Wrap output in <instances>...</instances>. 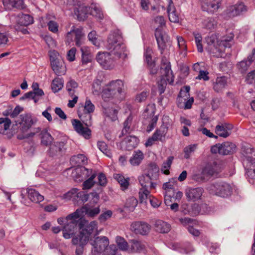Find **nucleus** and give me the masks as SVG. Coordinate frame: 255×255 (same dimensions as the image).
Returning a JSON list of instances; mask_svg holds the SVG:
<instances>
[{
    "label": "nucleus",
    "instance_id": "nucleus-61",
    "mask_svg": "<svg viewBox=\"0 0 255 255\" xmlns=\"http://www.w3.org/2000/svg\"><path fill=\"white\" fill-rule=\"evenodd\" d=\"M11 125L10 120L6 118H0V127L4 130L8 129Z\"/></svg>",
    "mask_w": 255,
    "mask_h": 255
},
{
    "label": "nucleus",
    "instance_id": "nucleus-24",
    "mask_svg": "<svg viewBox=\"0 0 255 255\" xmlns=\"http://www.w3.org/2000/svg\"><path fill=\"white\" fill-rule=\"evenodd\" d=\"M138 180L141 186L140 188L153 189L156 187V184L152 182L149 174L142 175L139 176Z\"/></svg>",
    "mask_w": 255,
    "mask_h": 255
},
{
    "label": "nucleus",
    "instance_id": "nucleus-25",
    "mask_svg": "<svg viewBox=\"0 0 255 255\" xmlns=\"http://www.w3.org/2000/svg\"><path fill=\"white\" fill-rule=\"evenodd\" d=\"M90 9V8L84 4H81L75 8L74 13L79 20H84L89 14Z\"/></svg>",
    "mask_w": 255,
    "mask_h": 255
},
{
    "label": "nucleus",
    "instance_id": "nucleus-62",
    "mask_svg": "<svg viewBox=\"0 0 255 255\" xmlns=\"http://www.w3.org/2000/svg\"><path fill=\"white\" fill-rule=\"evenodd\" d=\"M48 29L53 33H56L58 31V24L53 20H49L47 23Z\"/></svg>",
    "mask_w": 255,
    "mask_h": 255
},
{
    "label": "nucleus",
    "instance_id": "nucleus-49",
    "mask_svg": "<svg viewBox=\"0 0 255 255\" xmlns=\"http://www.w3.org/2000/svg\"><path fill=\"white\" fill-rule=\"evenodd\" d=\"M78 84L73 80H69L66 84V89L71 97H73L76 92Z\"/></svg>",
    "mask_w": 255,
    "mask_h": 255
},
{
    "label": "nucleus",
    "instance_id": "nucleus-13",
    "mask_svg": "<svg viewBox=\"0 0 255 255\" xmlns=\"http://www.w3.org/2000/svg\"><path fill=\"white\" fill-rule=\"evenodd\" d=\"M167 131V126L164 125H161L159 128L156 130L152 136L148 139L145 143L146 145L151 146L154 141H162L165 139Z\"/></svg>",
    "mask_w": 255,
    "mask_h": 255
},
{
    "label": "nucleus",
    "instance_id": "nucleus-9",
    "mask_svg": "<svg viewBox=\"0 0 255 255\" xmlns=\"http://www.w3.org/2000/svg\"><path fill=\"white\" fill-rule=\"evenodd\" d=\"M97 62L105 69H113L117 60L111 52H99L96 56Z\"/></svg>",
    "mask_w": 255,
    "mask_h": 255
},
{
    "label": "nucleus",
    "instance_id": "nucleus-6",
    "mask_svg": "<svg viewBox=\"0 0 255 255\" xmlns=\"http://www.w3.org/2000/svg\"><path fill=\"white\" fill-rule=\"evenodd\" d=\"M83 216L81 208L77 209L74 212L67 216L69 224L63 227V236L65 239H69L75 234L77 230V221Z\"/></svg>",
    "mask_w": 255,
    "mask_h": 255
},
{
    "label": "nucleus",
    "instance_id": "nucleus-10",
    "mask_svg": "<svg viewBox=\"0 0 255 255\" xmlns=\"http://www.w3.org/2000/svg\"><path fill=\"white\" fill-rule=\"evenodd\" d=\"M34 123L35 122L30 116L21 115L19 117V120L16 122V125L18 126L19 132L17 135H23L27 134L29 129Z\"/></svg>",
    "mask_w": 255,
    "mask_h": 255
},
{
    "label": "nucleus",
    "instance_id": "nucleus-15",
    "mask_svg": "<svg viewBox=\"0 0 255 255\" xmlns=\"http://www.w3.org/2000/svg\"><path fill=\"white\" fill-rule=\"evenodd\" d=\"M242 152L244 157V161L247 162V165L255 166V150L250 146H244Z\"/></svg>",
    "mask_w": 255,
    "mask_h": 255
},
{
    "label": "nucleus",
    "instance_id": "nucleus-31",
    "mask_svg": "<svg viewBox=\"0 0 255 255\" xmlns=\"http://www.w3.org/2000/svg\"><path fill=\"white\" fill-rule=\"evenodd\" d=\"M236 145L230 142H225L220 145V154L228 155L233 153L236 150Z\"/></svg>",
    "mask_w": 255,
    "mask_h": 255
},
{
    "label": "nucleus",
    "instance_id": "nucleus-39",
    "mask_svg": "<svg viewBox=\"0 0 255 255\" xmlns=\"http://www.w3.org/2000/svg\"><path fill=\"white\" fill-rule=\"evenodd\" d=\"M151 190L146 188H140L138 195L140 203H147V199H149L151 196L150 194Z\"/></svg>",
    "mask_w": 255,
    "mask_h": 255
},
{
    "label": "nucleus",
    "instance_id": "nucleus-21",
    "mask_svg": "<svg viewBox=\"0 0 255 255\" xmlns=\"http://www.w3.org/2000/svg\"><path fill=\"white\" fill-rule=\"evenodd\" d=\"M84 216L87 215L90 217H94L99 214L100 212V205L94 206L91 202L90 204H87L81 208Z\"/></svg>",
    "mask_w": 255,
    "mask_h": 255
},
{
    "label": "nucleus",
    "instance_id": "nucleus-16",
    "mask_svg": "<svg viewBox=\"0 0 255 255\" xmlns=\"http://www.w3.org/2000/svg\"><path fill=\"white\" fill-rule=\"evenodd\" d=\"M246 10V6L243 2H240L235 5L229 6L226 10V13L228 17H233L240 15L242 12Z\"/></svg>",
    "mask_w": 255,
    "mask_h": 255
},
{
    "label": "nucleus",
    "instance_id": "nucleus-58",
    "mask_svg": "<svg viewBox=\"0 0 255 255\" xmlns=\"http://www.w3.org/2000/svg\"><path fill=\"white\" fill-rule=\"evenodd\" d=\"M78 189L77 188L72 189L71 190L65 193L63 195V198L69 200L72 198L78 197Z\"/></svg>",
    "mask_w": 255,
    "mask_h": 255
},
{
    "label": "nucleus",
    "instance_id": "nucleus-59",
    "mask_svg": "<svg viewBox=\"0 0 255 255\" xmlns=\"http://www.w3.org/2000/svg\"><path fill=\"white\" fill-rule=\"evenodd\" d=\"M40 131V128H34L27 134H23V135H17V138L19 139H23L24 138L33 137L36 133L39 132Z\"/></svg>",
    "mask_w": 255,
    "mask_h": 255
},
{
    "label": "nucleus",
    "instance_id": "nucleus-56",
    "mask_svg": "<svg viewBox=\"0 0 255 255\" xmlns=\"http://www.w3.org/2000/svg\"><path fill=\"white\" fill-rule=\"evenodd\" d=\"M89 40L96 47H99L100 42L97 38V33L95 31H92L88 35Z\"/></svg>",
    "mask_w": 255,
    "mask_h": 255
},
{
    "label": "nucleus",
    "instance_id": "nucleus-45",
    "mask_svg": "<svg viewBox=\"0 0 255 255\" xmlns=\"http://www.w3.org/2000/svg\"><path fill=\"white\" fill-rule=\"evenodd\" d=\"M115 242L119 249L123 251H127L129 246L128 242L122 237L117 236L115 239Z\"/></svg>",
    "mask_w": 255,
    "mask_h": 255
},
{
    "label": "nucleus",
    "instance_id": "nucleus-54",
    "mask_svg": "<svg viewBox=\"0 0 255 255\" xmlns=\"http://www.w3.org/2000/svg\"><path fill=\"white\" fill-rule=\"evenodd\" d=\"M97 146L99 149L105 155L108 157L112 156V153L108 149L107 144L104 141H99L97 143Z\"/></svg>",
    "mask_w": 255,
    "mask_h": 255
},
{
    "label": "nucleus",
    "instance_id": "nucleus-47",
    "mask_svg": "<svg viewBox=\"0 0 255 255\" xmlns=\"http://www.w3.org/2000/svg\"><path fill=\"white\" fill-rule=\"evenodd\" d=\"M88 242V239L87 237H85L83 234H81L80 232V235H79V237H74L73 238L72 240V243L73 245H80V246H83L87 244Z\"/></svg>",
    "mask_w": 255,
    "mask_h": 255
},
{
    "label": "nucleus",
    "instance_id": "nucleus-37",
    "mask_svg": "<svg viewBox=\"0 0 255 255\" xmlns=\"http://www.w3.org/2000/svg\"><path fill=\"white\" fill-rule=\"evenodd\" d=\"M73 28V31L74 34V41H75L76 45L80 46L83 43V38L84 34L82 32L81 28H75V26H72Z\"/></svg>",
    "mask_w": 255,
    "mask_h": 255
},
{
    "label": "nucleus",
    "instance_id": "nucleus-38",
    "mask_svg": "<svg viewBox=\"0 0 255 255\" xmlns=\"http://www.w3.org/2000/svg\"><path fill=\"white\" fill-rule=\"evenodd\" d=\"M176 40L179 50V54L182 55L183 57H185L187 54V45L185 39L180 36H176Z\"/></svg>",
    "mask_w": 255,
    "mask_h": 255
},
{
    "label": "nucleus",
    "instance_id": "nucleus-8",
    "mask_svg": "<svg viewBox=\"0 0 255 255\" xmlns=\"http://www.w3.org/2000/svg\"><path fill=\"white\" fill-rule=\"evenodd\" d=\"M208 190L210 193L223 198L227 197L232 193L231 186L226 182L213 184L208 187Z\"/></svg>",
    "mask_w": 255,
    "mask_h": 255
},
{
    "label": "nucleus",
    "instance_id": "nucleus-64",
    "mask_svg": "<svg viewBox=\"0 0 255 255\" xmlns=\"http://www.w3.org/2000/svg\"><path fill=\"white\" fill-rule=\"evenodd\" d=\"M248 167L247 171L248 177L251 179H255V166L253 165H247Z\"/></svg>",
    "mask_w": 255,
    "mask_h": 255
},
{
    "label": "nucleus",
    "instance_id": "nucleus-29",
    "mask_svg": "<svg viewBox=\"0 0 255 255\" xmlns=\"http://www.w3.org/2000/svg\"><path fill=\"white\" fill-rule=\"evenodd\" d=\"M3 4L5 9H11L15 7L18 9H23L25 7L23 0H3Z\"/></svg>",
    "mask_w": 255,
    "mask_h": 255
},
{
    "label": "nucleus",
    "instance_id": "nucleus-55",
    "mask_svg": "<svg viewBox=\"0 0 255 255\" xmlns=\"http://www.w3.org/2000/svg\"><path fill=\"white\" fill-rule=\"evenodd\" d=\"M162 79L160 81L158 82V86L160 94L164 93L167 85V82H168L167 80V77L164 75V73H162Z\"/></svg>",
    "mask_w": 255,
    "mask_h": 255
},
{
    "label": "nucleus",
    "instance_id": "nucleus-14",
    "mask_svg": "<svg viewBox=\"0 0 255 255\" xmlns=\"http://www.w3.org/2000/svg\"><path fill=\"white\" fill-rule=\"evenodd\" d=\"M201 6L203 11L209 13L216 12L220 6L221 0H201Z\"/></svg>",
    "mask_w": 255,
    "mask_h": 255
},
{
    "label": "nucleus",
    "instance_id": "nucleus-20",
    "mask_svg": "<svg viewBox=\"0 0 255 255\" xmlns=\"http://www.w3.org/2000/svg\"><path fill=\"white\" fill-rule=\"evenodd\" d=\"M255 49H254L252 53L248 56L247 59H245L237 64V68L241 73H244L247 71L248 68L255 60Z\"/></svg>",
    "mask_w": 255,
    "mask_h": 255
},
{
    "label": "nucleus",
    "instance_id": "nucleus-46",
    "mask_svg": "<svg viewBox=\"0 0 255 255\" xmlns=\"http://www.w3.org/2000/svg\"><path fill=\"white\" fill-rule=\"evenodd\" d=\"M131 243L130 249L132 252H140L143 251L145 248L144 244L140 241L132 240Z\"/></svg>",
    "mask_w": 255,
    "mask_h": 255
},
{
    "label": "nucleus",
    "instance_id": "nucleus-52",
    "mask_svg": "<svg viewBox=\"0 0 255 255\" xmlns=\"http://www.w3.org/2000/svg\"><path fill=\"white\" fill-rule=\"evenodd\" d=\"M89 8H90L89 14L100 19H102L103 17V13L99 7L95 5H92Z\"/></svg>",
    "mask_w": 255,
    "mask_h": 255
},
{
    "label": "nucleus",
    "instance_id": "nucleus-26",
    "mask_svg": "<svg viewBox=\"0 0 255 255\" xmlns=\"http://www.w3.org/2000/svg\"><path fill=\"white\" fill-rule=\"evenodd\" d=\"M65 143L62 142H55L51 144L48 153L50 156H54L61 154L64 149Z\"/></svg>",
    "mask_w": 255,
    "mask_h": 255
},
{
    "label": "nucleus",
    "instance_id": "nucleus-2",
    "mask_svg": "<svg viewBox=\"0 0 255 255\" xmlns=\"http://www.w3.org/2000/svg\"><path fill=\"white\" fill-rule=\"evenodd\" d=\"M91 246L92 255H115L118 249L115 245H110L108 237L104 236H96L91 238L89 240Z\"/></svg>",
    "mask_w": 255,
    "mask_h": 255
},
{
    "label": "nucleus",
    "instance_id": "nucleus-41",
    "mask_svg": "<svg viewBox=\"0 0 255 255\" xmlns=\"http://www.w3.org/2000/svg\"><path fill=\"white\" fill-rule=\"evenodd\" d=\"M133 116L130 115L124 123V128L122 130V134H125L129 133L132 130Z\"/></svg>",
    "mask_w": 255,
    "mask_h": 255
},
{
    "label": "nucleus",
    "instance_id": "nucleus-23",
    "mask_svg": "<svg viewBox=\"0 0 255 255\" xmlns=\"http://www.w3.org/2000/svg\"><path fill=\"white\" fill-rule=\"evenodd\" d=\"M138 143V138L135 136H128L122 141V147L127 150H131L135 148Z\"/></svg>",
    "mask_w": 255,
    "mask_h": 255
},
{
    "label": "nucleus",
    "instance_id": "nucleus-17",
    "mask_svg": "<svg viewBox=\"0 0 255 255\" xmlns=\"http://www.w3.org/2000/svg\"><path fill=\"white\" fill-rule=\"evenodd\" d=\"M161 70V73H164V75L167 77L168 83L172 84L174 82L173 75L171 69L170 62L165 57H163L162 58Z\"/></svg>",
    "mask_w": 255,
    "mask_h": 255
},
{
    "label": "nucleus",
    "instance_id": "nucleus-36",
    "mask_svg": "<svg viewBox=\"0 0 255 255\" xmlns=\"http://www.w3.org/2000/svg\"><path fill=\"white\" fill-rule=\"evenodd\" d=\"M17 21L18 24L21 25L27 26L33 23V17L29 14L21 13L18 15Z\"/></svg>",
    "mask_w": 255,
    "mask_h": 255
},
{
    "label": "nucleus",
    "instance_id": "nucleus-63",
    "mask_svg": "<svg viewBox=\"0 0 255 255\" xmlns=\"http://www.w3.org/2000/svg\"><path fill=\"white\" fill-rule=\"evenodd\" d=\"M173 160V157L169 156L166 161L163 163V167L165 169L164 171V173L165 174H168L169 173V169L170 168Z\"/></svg>",
    "mask_w": 255,
    "mask_h": 255
},
{
    "label": "nucleus",
    "instance_id": "nucleus-51",
    "mask_svg": "<svg viewBox=\"0 0 255 255\" xmlns=\"http://www.w3.org/2000/svg\"><path fill=\"white\" fill-rule=\"evenodd\" d=\"M197 147V144H190L186 146L183 150L184 153V158L189 159L192 154L195 151Z\"/></svg>",
    "mask_w": 255,
    "mask_h": 255
},
{
    "label": "nucleus",
    "instance_id": "nucleus-44",
    "mask_svg": "<svg viewBox=\"0 0 255 255\" xmlns=\"http://www.w3.org/2000/svg\"><path fill=\"white\" fill-rule=\"evenodd\" d=\"M41 142L42 144L47 146L53 141V138L46 129H44L40 132Z\"/></svg>",
    "mask_w": 255,
    "mask_h": 255
},
{
    "label": "nucleus",
    "instance_id": "nucleus-50",
    "mask_svg": "<svg viewBox=\"0 0 255 255\" xmlns=\"http://www.w3.org/2000/svg\"><path fill=\"white\" fill-rule=\"evenodd\" d=\"M138 201L134 197L128 198L125 204V208L129 211H133L137 205Z\"/></svg>",
    "mask_w": 255,
    "mask_h": 255
},
{
    "label": "nucleus",
    "instance_id": "nucleus-30",
    "mask_svg": "<svg viewBox=\"0 0 255 255\" xmlns=\"http://www.w3.org/2000/svg\"><path fill=\"white\" fill-rule=\"evenodd\" d=\"M28 198L33 202L39 203L44 200L43 196L41 195L34 189L28 188L26 189Z\"/></svg>",
    "mask_w": 255,
    "mask_h": 255
},
{
    "label": "nucleus",
    "instance_id": "nucleus-12",
    "mask_svg": "<svg viewBox=\"0 0 255 255\" xmlns=\"http://www.w3.org/2000/svg\"><path fill=\"white\" fill-rule=\"evenodd\" d=\"M150 230L151 226L145 222H134L130 225V230L136 235H147L150 232Z\"/></svg>",
    "mask_w": 255,
    "mask_h": 255
},
{
    "label": "nucleus",
    "instance_id": "nucleus-19",
    "mask_svg": "<svg viewBox=\"0 0 255 255\" xmlns=\"http://www.w3.org/2000/svg\"><path fill=\"white\" fill-rule=\"evenodd\" d=\"M203 193L201 188H189L186 190L185 195L189 201H196L200 199Z\"/></svg>",
    "mask_w": 255,
    "mask_h": 255
},
{
    "label": "nucleus",
    "instance_id": "nucleus-48",
    "mask_svg": "<svg viewBox=\"0 0 255 255\" xmlns=\"http://www.w3.org/2000/svg\"><path fill=\"white\" fill-rule=\"evenodd\" d=\"M64 81L62 79L56 78L54 79L51 84V89L54 92H58L63 87Z\"/></svg>",
    "mask_w": 255,
    "mask_h": 255
},
{
    "label": "nucleus",
    "instance_id": "nucleus-40",
    "mask_svg": "<svg viewBox=\"0 0 255 255\" xmlns=\"http://www.w3.org/2000/svg\"><path fill=\"white\" fill-rule=\"evenodd\" d=\"M227 79L225 77H218L214 84L213 88L217 92L221 91L226 86Z\"/></svg>",
    "mask_w": 255,
    "mask_h": 255
},
{
    "label": "nucleus",
    "instance_id": "nucleus-57",
    "mask_svg": "<svg viewBox=\"0 0 255 255\" xmlns=\"http://www.w3.org/2000/svg\"><path fill=\"white\" fill-rule=\"evenodd\" d=\"M152 51L151 49L147 48L144 53L145 61L148 66L152 67L154 65V63L152 59Z\"/></svg>",
    "mask_w": 255,
    "mask_h": 255
},
{
    "label": "nucleus",
    "instance_id": "nucleus-27",
    "mask_svg": "<svg viewBox=\"0 0 255 255\" xmlns=\"http://www.w3.org/2000/svg\"><path fill=\"white\" fill-rule=\"evenodd\" d=\"M154 226L156 232L162 234L167 233L171 230L170 225L161 220H156L155 222Z\"/></svg>",
    "mask_w": 255,
    "mask_h": 255
},
{
    "label": "nucleus",
    "instance_id": "nucleus-35",
    "mask_svg": "<svg viewBox=\"0 0 255 255\" xmlns=\"http://www.w3.org/2000/svg\"><path fill=\"white\" fill-rule=\"evenodd\" d=\"M217 25V21L212 17H206L202 21V27L207 30H213L216 27Z\"/></svg>",
    "mask_w": 255,
    "mask_h": 255
},
{
    "label": "nucleus",
    "instance_id": "nucleus-4",
    "mask_svg": "<svg viewBox=\"0 0 255 255\" xmlns=\"http://www.w3.org/2000/svg\"><path fill=\"white\" fill-rule=\"evenodd\" d=\"M102 96L105 101H109L114 98L122 100L124 98L123 81L117 80L110 82L103 91Z\"/></svg>",
    "mask_w": 255,
    "mask_h": 255
},
{
    "label": "nucleus",
    "instance_id": "nucleus-28",
    "mask_svg": "<svg viewBox=\"0 0 255 255\" xmlns=\"http://www.w3.org/2000/svg\"><path fill=\"white\" fill-rule=\"evenodd\" d=\"M119 109H116L113 107H107L106 105H103V113L106 118L112 121H115L117 119V114Z\"/></svg>",
    "mask_w": 255,
    "mask_h": 255
},
{
    "label": "nucleus",
    "instance_id": "nucleus-60",
    "mask_svg": "<svg viewBox=\"0 0 255 255\" xmlns=\"http://www.w3.org/2000/svg\"><path fill=\"white\" fill-rule=\"evenodd\" d=\"M9 34L6 32H0V46L3 47L9 42Z\"/></svg>",
    "mask_w": 255,
    "mask_h": 255
},
{
    "label": "nucleus",
    "instance_id": "nucleus-22",
    "mask_svg": "<svg viewBox=\"0 0 255 255\" xmlns=\"http://www.w3.org/2000/svg\"><path fill=\"white\" fill-rule=\"evenodd\" d=\"M98 223L96 221H92L88 224L81 231V234H83L85 237L87 236L88 241L90 240V237L91 235L94 232H96L95 236H97L99 234V232L97 230Z\"/></svg>",
    "mask_w": 255,
    "mask_h": 255
},
{
    "label": "nucleus",
    "instance_id": "nucleus-11",
    "mask_svg": "<svg viewBox=\"0 0 255 255\" xmlns=\"http://www.w3.org/2000/svg\"><path fill=\"white\" fill-rule=\"evenodd\" d=\"M155 36L158 44V46L162 54L168 46L171 45L170 38L167 34L161 28H156L155 31Z\"/></svg>",
    "mask_w": 255,
    "mask_h": 255
},
{
    "label": "nucleus",
    "instance_id": "nucleus-3",
    "mask_svg": "<svg viewBox=\"0 0 255 255\" xmlns=\"http://www.w3.org/2000/svg\"><path fill=\"white\" fill-rule=\"evenodd\" d=\"M106 47L117 60L125 59L127 56L126 47L122 42V35L118 31L109 34Z\"/></svg>",
    "mask_w": 255,
    "mask_h": 255
},
{
    "label": "nucleus",
    "instance_id": "nucleus-53",
    "mask_svg": "<svg viewBox=\"0 0 255 255\" xmlns=\"http://www.w3.org/2000/svg\"><path fill=\"white\" fill-rule=\"evenodd\" d=\"M96 176V173H93V174L90 177L85 179L86 180L83 183V189H89L91 188L95 183L94 179Z\"/></svg>",
    "mask_w": 255,
    "mask_h": 255
},
{
    "label": "nucleus",
    "instance_id": "nucleus-33",
    "mask_svg": "<svg viewBox=\"0 0 255 255\" xmlns=\"http://www.w3.org/2000/svg\"><path fill=\"white\" fill-rule=\"evenodd\" d=\"M144 158V154L143 152L137 150L134 151L132 156L129 160L130 164L133 166H138Z\"/></svg>",
    "mask_w": 255,
    "mask_h": 255
},
{
    "label": "nucleus",
    "instance_id": "nucleus-34",
    "mask_svg": "<svg viewBox=\"0 0 255 255\" xmlns=\"http://www.w3.org/2000/svg\"><path fill=\"white\" fill-rule=\"evenodd\" d=\"M76 171L81 178V179H79L80 181H83L92 175L93 173H96V172L93 171L92 169H87L85 167L78 168L76 169Z\"/></svg>",
    "mask_w": 255,
    "mask_h": 255
},
{
    "label": "nucleus",
    "instance_id": "nucleus-18",
    "mask_svg": "<svg viewBox=\"0 0 255 255\" xmlns=\"http://www.w3.org/2000/svg\"><path fill=\"white\" fill-rule=\"evenodd\" d=\"M233 126L231 124L223 123L218 125L215 128V132L219 136L226 138L231 134Z\"/></svg>",
    "mask_w": 255,
    "mask_h": 255
},
{
    "label": "nucleus",
    "instance_id": "nucleus-32",
    "mask_svg": "<svg viewBox=\"0 0 255 255\" xmlns=\"http://www.w3.org/2000/svg\"><path fill=\"white\" fill-rule=\"evenodd\" d=\"M218 172V166L215 162L208 163L202 170L204 175L212 176Z\"/></svg>",
    "mask_w": 255,
    "mask_h": 255
},
{
    "label": "nucleus",
    "instance_id": "nucleus-42",
    "mask_svg": "<svg viewBox=\"0 0 255 255\" xmlns=\"http://www.w3.org/2000/svg\"><path fill=\"white\" fill-rule=\"evenodd\" d=\"M169 19L172 22H178L179 21V17L176 12L175 7L172 3H170L167 8Z\"/></svg>",
    "mask_w": 255,
    "mask_h": 255
},
{
    "label": "nucleus",
    "instance_id": "nucleus-1",
    "mask_svg": "<svg viewBox=\"0 0 255 255\" xmlns=\"http://www.w3.org/2000/svg\"><path fill=\"white\" fill-rule=\"evenodd\" d=\"M95 106L90 100H86L83 108L78 110L79 118L85 124L86 127L78 120H72V124L75 130L86 139H89L91 136V130L88 128L92 125V116L91 114L94 111Z\"/></svg>",
    "mask_w": 255,
    "mask_h": 255
},
{
    "label": "nucleus",
    "instance_id": "nucleus-5",
    "mask_svg": "<svg viewBox=\"0 0 255 255\" xmlns=\"http://www.w3.org/2000/svg\"><path fill=\"white\" fill-rule=\"evenodd\" d=\"M234 37V35L232 33H230L228 35L224 36L222 38L221 40L219 42L218 44V47L215 45V37L211 36L208 37L206 41L209 47V49L210 52L217 57H222L223 56L222 52L226 48H230L232 45V40Z\"/></svg>",
    "mask_w": 255,
    "mask_h": 255
},
{
    "label": "nucleus",
    "instance_id": "nucleus-7",
    "mask_svg": "<svg viewBox=\"0 0 255 255\" xmlns=\"http://www.w3.org/2000/svg\"><path fill=\"white\" fill-rule=\"evenodd\" d=\"M51 67L54 73L58 76L64 75L66 67L62 56L56 51L50 50L48 53Z\"/></svg>",
    "mask_w": 255,
    "mask_h": 255
},
{
    "label": "nucleus",
    "instance_id": "nucleus-43",
    "mask_svg": "<svg viewBox=\"0 0 255 255\" xmlns=\"http://www.w3.org/2000/svg\"><path fill=\"white\" fill-rule=\"evenodd\" d=\"M114 178L120 184L121 188L124 191L128 189L129 185V178H125L122 175L116 174L114 175Z\"/></svg>",
    "mask_w": 255,
    "mask_h": 255
}]
</instances>
